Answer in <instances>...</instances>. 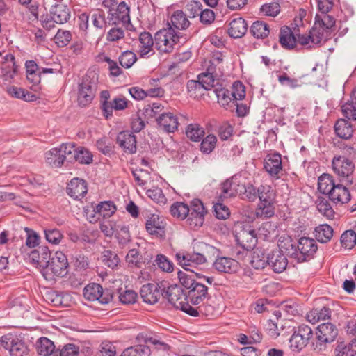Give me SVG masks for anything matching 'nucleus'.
Here are the masks:
<instances>
[{
  "mask_svg": "<svg viewBox=\"0 0 356 356\" xmlns=\"http://www.w3.org/2000/svg\"><path fill=\"white\" fill-rule=\"evenodd\" d=\"M264 167L273 177L278 179L282 172V161L279 153L269 154L264 159Z\"/></svg>",
  "mask_w": 356,
  "mask_h": 356,
  "instance_id": "14",
  "label": "nucleus"
},
{
  "mask_svg": "<svg viewBox=\"0 0 356 356\" xmlns=\"http://www.w3.org/2000/svg\"><path fill=\"white\" fill-rule=\"evenodd\" d=\"M188 206V224L193 229L200 227L203 225L205 215L207 213L202 202L200 199H194L190 202Z\"/></svg>",
  "mask_w": 356,
  "mask_h": 356,
  "instance_id": "10",
  "label": "nucleus"
},
{
  "mask_svg": "<svg viewBox=\"0 0 356 356\" xmlns=\"http://www.w3.org/2000/svg\"><path fill=\"white\" fill-rule=\"evenodd\" d=\"M74 161L81 164H90L92 162V154L87 149L79 147L76 151Z\"/></svg>",
  "mask_w": 356,
  "mask_h": 356,
  "instance_id": "62",
  "label": "nucleus"
},
{
  "mask_svg": "<svg viewBox=\"0 0 356 356\" xmlns=\"http://www.w3.org/2000/svg\"><path fill=\"white\" fill-rule=\"evenodd\" d=\"M63 161L72 162L74 160L76 149L74 143H63L58 147Z\"/></svg>",
  "mask_w": 356,
  "mask_h": 356,
  "instance_id": "54",
  "label": "nucleus"
},
{
  "mask_svg": "<svg viewBox=\"0 0 356 356\" xmlns=\"http://www.w3.org/2000/svg\"><path fill=\"white\" fill-rule=\"evenodd\" d=\"M51 254L48 247L42 246L40 247L38 250H31L29 254V257L32 264H38L44 269Z\"/></svg>",
  "mask_w": 356,
  "mask_h": 356,
  "instance_id": "28",
  "label": "nucleus"
},
{
  "mask_svg": "<svg viewBox=\"0 0 356 356\" xmlns=\"http://www.w3.org/2000/svg\"><path fill=\"white\" fill-rule=\"evenodd\" d=\"M191 33L177 31L170 24L168 27L158 31L154 35L155 48L161 53L172 52L177 44H184L191 38Z\"/></svg>",
  "mask_w": 356,
  "mask_h": 356,
  "instance_id": "1",
  "label": "nucleus"
},
{
  "mask_svg": "<svg viewBox=\"0 0 356 356\" xmlns=\"http://www.w3.org/2000/svg\"><path fill=\"white\" fill-rule=\"evenodd\" d=\"M51 17L56 24L66 23L70 18V10L63 3H56L50 10Z\"/></svg>",
  "mask_w": 356,
  "mask_h": 356,
  "instance_id": "26",
  "label": "nucleus"
},
{
  "mask_svg": "<svg viewBox=\"0 0 356 356\" xmlns=\"http://www.w3.org/2000/svg\"><path fill=\"white\" fill-rule=\"evenodd\" d=\"M139 42L140 44L139 54L141 58L146 57L149 54L150 55L154 54L153 47L155 46V41L149 32H142L139 35Z\"/></svg>",
  "mask_w": 356,
  "mask_h": 356,
  "instance_id": "24",
  "label": "nucleus"
},
{
  "mask_svg": "<svg viewBox=\"0 0 356 356\" xmlns=\"http://www.w3.org/2000/svg\"><path fill=\"white\" fill-rule=\"evenodd\" d=\"M90 19L95 31L91 37L99 39L104 33V29L106 26V21L105 18V13L103 10L97 9L93 11L90 15Z\"/></svg>",
  "mask_w": 356,
  "mask_h": 356,
  "instance_id": "20",
  "label": "nucleus"
},
{
  "mask_svg": "<svg viewBox=\"0 0 356 356\" xmlns=\"http://www.w3.org/2000/svg\"><path fill=\"white\" fill-rule=\"evenodd\" d=\"M186 88L190 97L195 99L204 95V91L207 90L198 79L197 80L188 81Z\"/></svg>",
  "mask_w": 356,
  "mask_h": 356,
  "instance_id": "51",
  "label": "nucleus"
},
{
  "mask_svg": "<svg viewBox=\"0 0 356 356\" xmlns=\"http://www.w3.org/2000/svg\"><path fill=\"white\" fill-rule=\"evenodd\" d=\"M238 186H240V181L236 176L226 179L221 184V194L220 198H229L239 194Z\"/></svg>",
  "mask_w": 356,
  "mask_h": 356,
  "instance_id": "27",
  "label": "nucleus"
},
{
  "mask_svg": "<svg viewBox=\"0 0 356 356\" xmlns=\"http://www.w3.org/2000/svg\"><path fill=\"white\" fill-rule=\"evenodd\" d=\"M186 136L192 141L198 142L205 134L204 129L198 124H191L186 129Z\"/></svg>",
  "mask_w": 356,
  "mask_h": 356,
  "instance_id": "50",
  "label": "nucleus"
},
{
  "mask_svg": "<svg viewBox=\"0 0 356 356\" xmlns=\"http://www.w3.org/2000/svg\"><path fill=\"white\" fill-rule=\"evenodd\" d=\"M46 161L53 168H60L64 164L63 158L58 147L53 148L46 153Z\"/></svg>",
  "mask_w": 356,
  "mask_h": 356,
  "instance_id": "47",
  "label": "nucleus"
},
{
  "mask_svg": "<svg viewBox=\"0 0 356 356\" xmlns=\"http://www.w3.org/2000/svg\"><path fill=\"white\" fill-rule=\"evenodd\" d=\"M248 30V24L242 17L234 18L229 23L227 33L231 38H240Z\"/></svg>",
  "mask_w": 356,
  "mask_h": 356,
  "instance_id": "30",
  "label": "nucleus"
},
{
  "mask_svg": "<svg viewBox=\"0 0 356 356\" xmlns=\"http://www.w3.org/2000/svg\"><path fill=\"white\" fill-rule=\"evenodd\" d=\"M167 287V282L163 280L158 283H147L143 284L140 293L143 300L148 304H155L158 302L162 292Z\"/></svg>",
  "mask_w": 356,
  "mask_h": 356,
  "instance_id": "12",
  "label": "nucleus"
},
{
  "mask_svg": "<svg viewBox=\"0 0 356 356\" xmlns=\"http://www.w3.org/2000/svg\"><path fill=\"white\" fill-rule=\"evenodd\" d=\"M178 278L181 284L188 289L186 293V299L191 305L195 306L204 305V301L210 298L208 287L195 280L192 274L179 271Z\"/></svg>",
  "mask_w": 356,
  "mask_h": 356,
  "instance_id": "2",
  "label": "nucleus"
},
{
  "mask_svg": "<svg viewBox=\"0 0 356 356\" xmlns=\"http://www.w3.org/2000/svg\"><path fill=\"white\" fill-rule=\"evenodd\" d=\"M117 143L129 154H133L136 152V138L129 131L120 132L117 137Z\"/></svg>",
  "mask_w": 356,
  "mask_h": 356,
  "instance_id": "21",
  "label": "nucleus"
},
{
  "mask_svg": "<svg viewBox=\"0 0 356 356\" xmlns=\"http://www.w3.org/2000/svg\"><path fill=\"white\" fill-rule=\"evenodd\" d=\"M176 257L179 264L186 270H190L191 273L193 271L190 270L189 267L203 264L205 263L204 257L196 249H194L193 253H186L183 255H181V254L178 253L176 254Z\"/></svg>",
  "mask_w": 356,
  "mask_h": 356,
  "instance_id": "18",
  "label": "nucleus"
},
{
  "mask_svg": "<svg viewBox=\"0 0 356 356\" xmlns=\"http://www.w3.org/2000/svg\"><path fill=\"white\" fill-rule=\"evenodd\" d=\"M235 238L237 243L248 251L253 250L257 243L256 232L248 224L240 223L236 226Z\"/></svg>",
  "mask_w": 356,
  "mask_h": 356,
  "instance_id": "7",
  "label": "nucleus"
},
{
  "mask_svg": "<svg viewBox=\"0 0 356 356\" xmlns=\"http://www.w3.org/2000/svg\"><path fill=\"white\" fill-rule=\"evenodd\" d=\"M83 296L90 301L98 300L101 304H108L113 298L108 289L104 290L99 284L90 283L83 289Z\"/></svg>",
  "mask_w": 356,
  "mask_h": 356,
  "instance_id": "11",
  "label": "nucleus"
},
{
  "mask_svg": "<svg viewBox=\"0 0 356 356\" xmlns=\"http://www.w3.org/2000/svg\"><path fill=\"white\" fill-rule=\"evenodd\" d=\"M313 336L312 329L305 324L294 327L293 333L290 338V347L298 352L302 350Z\"/></svg>",
  "mask_w": 356,
  "mask_h": 356,
  "instance_id": "8",
  "label": "nucleus"
},
{
  "mask_svg": "<svg viewBox=\"0 0 356 356\" xmlns=\"http://www.w3.org/2000/svg\"><path fill=\"white\" fill-rule=\"evenodd\" d=\"M162 297L168 300L175 308L179 309L184 301H186V295L183 289L177 285H169L162 292Z\"/></svg>",
  "mask_w": 356,
  "mask_h": 356,
  "instance_id": "13",
  "label": "nucleus"
},
{
  "mask_svg": "<svg viewBox=\"0 0 356 356\" xmlns=\"http://www.w3.org/2000/svg\"><path fill=\"white\" fill-rule=\"evenodd\" d=\"M170 212L174 218L179 220L187 219L189 206L182 202H176L170 206Z\"/></svg>",
  "mask_w": 356,
  "mask_h": 356,
  "instance_id": "40",
  "label": "nucleus"
},
{
  "mask_svg": "<svg viewBox=\"0 0 356 356\" xmlns=\"http://www.w3.org/2000/svg\"><path fill=\"white\" fill-rule=\"evenodd\" d=\"M116 210V206L113 201L101 202L94 209L96 213L99 214L104 218L112 216Z\"/></svg>",
  "mask_w": 356,
  "mask_h": 356,
  "instance_id": "39",
  "label": "nucleus"
},
{
  "mask_svg": "<svg viewBox=\"0 0 356 356\" xmlns=\"http://www.w3.org/2000/svg\"><path fill=\"white\" fill-rule=\"evenodd\" d=\"M47 297L54 306L68 307L72 299L69 293L58 291H49Z\"/></svg>",
  "mask_w": 356,
  "mask_h": 356,
  "instance_id": "34",
  "label": "nucleus"
},
{
  "mask_svg": "<svg viewBox=\"0 0 356 356\" xmlns=\"http://www.w3.org/2000/svg\"><path fill=\"white\" fill-rule=\"evenodd\" d=\"M341 245L347 249H352L356 245V232L349 229L345 231L341 236Z\"/></svg>",
  "mask_w": 356,
  "mask_h": 356,
  "instance_id": "59",
  "label": "nucleus"
},
{
  "mask_svg": "<svg viewBox=\"0 0 356 356\" xmlns=\"http://www.w3.org/2000/svg\"><path fill=\"white\" fill-rule=\"evenodd\" d=\"M314 23L316 26H319L322 29L327 31L335 25V19L327 13H321V15H316Z\"/></svg>",
  "mask_w": 356,
  "mask_h": 356,
  "instance_id": "52",
  "label": "nucleus"
},
{
  "mask_svg": "<svg viewBox=\"0 0 356 356\" xmlns=\"http://www.w3.org/2000/svg\"><path fill=\"white\" fill-rule=\"evenodd\" d=\"M9 352L11 356H26L29 353V349L22 340L16 338Z\"/></svg>",
  "mask_w": 356,
  "mask_h": 356,
  "instance_id": "58",
  "label": "nucleus"
},
{
  "mask_svg": "<svg viewBox=\"0 0 356 356\" xmlns=\"http://www.w3.org/2000/svg\"><path fill=\"white\" fill-rule=\"evenodd\" d=\"M279 252H282L285 256L287 255L296 260L297 243L293 239L287 236H281L278 240Z\"/></svg>",
  "mask_w": 356,
  "mask_h": 356,
  "instance_id": "31",
  "label": "nucleus"
},
{
  "mask_svg": "<svg viewBox=\"0 0 356 356\" xmlns=\"http://www.w3.org/2000/svg\"><path fill=\"white\" fill-rule=\"evenodd\" d=\"M279 42L284 49L291 50L296 47L297 40L292 30L284 26L280 29Z\"/></svg>",
  "mask_w": 356,
  "mask_h": 356,
  "instance_id": "29",
  "label": "nucleus"
},
{
  "mask_svg": "<svg viewBox=\"0 0 356 356\" xmlns=\"http://www.w3.org/2000/svg\"><path fill=\"white\" fill-rule=\"evenodd\" d=\"M332 314L331 309L327 307L321 308H314L307 315L309 322L315 323L319 321H323L330 318Z\"/></svg>",
  "mask_w": 356,
  "mask_h": 356,
  "instance_id": "37",
  "label": "nucleus"
},
{
  "mask_svg": "<svg viewBox=\"0 0 356 356\" xmlns=\"http://www.w3.org/2000/svg\"><path fill=\"white\" fill-rule=\"evenodd\" d=\"M268 265L272 268L275 273H282L284 271L288 264L286 257L278 250L273 251L268 254Z\"/></svg>",
  "mask_w": 356,
  "mask_h": 356,
  "instance_id": "22",
  "label": "nucleus"
},
{
  "mask_svg": "<svg viewBox=\"0 0 356 356\" xmlns=\"http://www.w3.org/2000/svg\"><path fill=\"white\" fill-rule=\"evenodd\" d=\"M145 227L147 232L158 238H162L165 236L164 226L163 222L160 220L159 215L152 214L147 220Z\"/></svg>",
  "mask_w": 356,
  "mask_h": 356,
  "instance_id": "25",
  "label": "nucleus"
},
{
  "mask_svg": "<svg viewBox=\"0 0 356 356\" xmlns=\"http://www.w3.org/2000/svg\"><path fill=\"white\" fill-rule=\"evenodd\" d=\"M102 254V261L105 265L112 269L118 266L120 259L117 253L110 250H106Z\"/></svg>",
  "mask_w": 356,
  "mask_h": 356,
  "instance_id": "56",
  "label": "nucleus"
},
{
  "mask_svg": "<svg viewBox=\"0 0 356 356\" xmlns=\"http://www.w3.org/2000/svg\"><path fill=\"white\" fill-rule=\"evenodd\" d=\"M168 24H170L175 30L177 31L179 30H186L191 24L188 19L186 15L182 10L175 11L171 17L170 22Z\"/></svg>",
  "mask_w": 356,
  "mask_h": 356,
  "instance_id": "35",
  "label": "nucleus"
},
{
  "mask_svg": "<svg viewBox=\"0 0 356 356\" xmlns=\"http://www.w3.org/2000/svg\"><path fill=\"white\" fill-rule=\"evenodd\" d=\"M146 194L150 199L158 204H165L166 203L167 199L160 188L156 187L149 189L147 191Z\"/></svg>",
  "mask_w": 356,
  "mask_h": 356,
  "instance_id": "64",
  "label": "nucleus"
},
{
  "mask_svg": "<svg viewBox=\"0 0 356 356\" xmlns=\"http://www.w3.org/2000/svg\"><path fill=\"white\" fill-rule=\"evenodd\" d=\"M36 349L39 355L47 356L54 353L55 346L48 338L40 337L36 342Z\"/></svg>",
  "mask_w": 356,
  "mask_h": 356,
  "instance_id": "42",
  "label": "nucleus"
},
{
  "mask_svg": "<svg viewBox=\"0 0 356 356\" xmlns=\"http://www.w3.org/2000/svg\"><path fill=\"white\" fill-rule=\"evenodd\" d=\"M250 33L254 38H265L270 33L269 26L264 22L256 21L250 27Z\"/></svg>",
  "mask_w": 356,
  "mask_h": 356,
  "instance_id": "44",
  "label": "nucleus"
},
{
  "mask_svg": "<svg viewBox=\"0 0 356 356\" xmlns=\"http://www.w3.org/2000/svg\"><path fill=\"white\" fill-rule=\"evenodd\" d=\"M116 238L119 244L125 245L131 241V235L129 227L124 225H118L117 226Z\"/></svg>",
  "mask_w": 356,
  "mask_h": 356,
  "instance_id": "61",
  "label": "nucleus"
},
{
  "mask_svg": "<svg viewBox=\"0 0 356 356\" xmlns=\"http://www.w3.org/2000/svg\"><path fill=\"white\" fill-rule=\"evenodd\" d=\"M125 261L130 268H140L143 264V256L136 249H131L127 254Z\"/></svg>",
  "mask_w": 356,
  "mask_h": 356,
  "instance_id": "43",
  "label": "nucleus"
},
{
  "mask_svg": "<svg viewBox=\"0 0 356 356\" xmlns=\"http://www.w3.org/2000/svg\"><path fill=\"white\" fill-rule=\"evenodd\" d=\"M334 128L337 136L345 140L350 139L354 132L351 123L345 119L338 120Z\"/></svg>",
  "mask_w": 356,
  "mask_h": 356,
  "instance_id": "33",
  "label": "nucleus"
},
{
  "mask_svg": "<svg viewBox=\"0 0 356 356\" xmlns=\"http://www.w3.org/2000/svg\"><path fill=\"white\" fill-rule=\"evenodd\" d=\"M347 186L341 183H336L332 187V190L328 194L329 200L335 204L340 203L343 204L348 203L350 200L351 195Z\"/></svg>",
  "mask_w": 356,
  "mask_h": 356,
  "instance_id": "19",
  "label": "nucleus"
},
{
  "mask_svg": "<svg viewBox=\"0 0 356 356\" xmlns=\"http://www.w3.org/2000/svg\"><path fill=\"white\" fill-rule=\"evenodd\" d=\"M213 91L218 98V103L222 106H228L230 103H232L230 90L222 87H219L215 88Z\"/></svg>",
  "mask_w": 356,
  "mask_h": 356,
  "instance_id": "57",
  "label": "nucleus"
},
{
  "mask_svg": "<svg viewBox=\"0 0 356 356\" xmlns=\"http://www.w3.org/2000/svg\"><path fill=\"white\" fill-rule=\"evenodd\" d=\"M137 60L136 55L131 51H125L119 57V63L124 68L131 67Z\"/></svg>",
  "mask_w": 356,
  "mask_h": 356,
  "instance_id": "63",
  "label": "nucleus"
},
{
  "mask_svg": "<svg viewBox=\"0 0 356 356\" xmlns=\"http://www.w3.org/2000/svg\"><path fill=\"white\" fill-rule=\"evenodd\" d=\"M97 81L95 75L87 73L79 85L77 102L80 106L85 107L89 105L93 100L97 91Z\"/></svg>",
  "mask_w": 356,
  "mask_h": 356,
  "instance_id": "6",
  "label": "nucleus"
},
{
  "mask_svg": "<svg viewBox=\"0 0 356 356\" xmlns=\"http://www.w3.org/2000/svg\"><path fill=\"white\" fill-rule=\"evenodd\" d=\"M296 248V260L298 263H302L314 258L318 245L314 239L303 236L298 239Z\"/></svg>",
  "mask_w": 356,
  "mask_h": 356,
  "instance_id": "9",
  "label": "nucleus"
},
{
  "mask_svg": "<svg viewBox=\"0 0 356 356\" xmlns=\"http://www.w3.org/2000/svg\"><path fill=\"white\" fill-rule=\"evenodd\" d=\"M69 263L67 256L60 251L51 255L47 265L42 269V275L47 280H51L54 276L64 277L68 273Z\"/></svg>",
  "mask_w": 356,
  "mask_h": 356,
  "instance_id": "4",
  "label": "nucleus"
},
{
  "mask_svg": "<svg viewBox=\"0 0 356 356\" xmlns=\"http://www.w3.org/2000/svg\"><path fill=\"white\" fill-rule=\"evenodd\" d=\"M217 143V138L209 134L202 139L200 144V151L204 154H210L215 148Z\"/></svg>",
  "mask_w": 356,
  "mask_h": 356,
  "instance_id": "60",
  "label": "nucleus"
},
{
  "mask_svg": "<svg viewBox=\"0 0 356 356\" xmlns=\"http://www.w3.org/2000/svg\"><path fill=\"white\" fill-rule=\"evenodd\" d=\"M128 102L125 99V98L116 97L113 99L111 102L109 106L107 104H104L105 106V113L104 116L106 119H108L109 118L113 116V111H121L124 110L127 107Z\"/></svg>",
  "mask_w": 356,
  "mask_h": 356,
  "instance_id": "41",
  "label": "nucleus"
},
{
  "mask_svg": "<svg viewBox=\"0 0 356 356\" xmlns=\"http://www.w3.org/2000/svg\"><path fill=\"white\" fill-rule=\"evenodd\" d=\"M316 338L312 342L313 350L319 353L325 351L328 345L338 336L337 326L330 322L320 324L315 332Z\"/></svg>",
  "mask_w": 356,
  "mask_h": 356,
  "instance_id": "3",
  "label": "nucleus"
},
{
  "mask_svg": "<svg viewBox=\"0 0 356 356\" xmlns=\"http://www.w3.org/2000/svg\"><path fill=\"white\" fill-rule=\"evenodd\" d=\"M332 168L340 182L345 180L346 185L353 184L355 165L351 159L344 155H335L332 160Z\"/></svg>",
  "mask_w": 356,
  "mask_h": 356,
  "instance_id": "5",
  "label": "nucleus"
},
{
  "mask_svg": "<svg viewBox=\"0 0 356 356\" xmlns=\"http://www.w3.org/2000/svg\"><path fill=\"white\" fill-rule=\"evenodd\" d=\"M314 235L318 242L326 243L329 242L333 236V229L327 224L319 225L315 227Z\"/></svg>",
  "mask_w": 356,
  "mask_h": 356,
  "instance_id": "36",
  "label": "nucleus"
},
{
  "mask_svg": "<svg viewBox=\"0 0 356 356\" xmlns=\"http://www.w3.org/2000/svg\"><path fill=\"white\" fill-rule=\"evenodd\" d=\"M193 248L199 251L204 257L205 263L208 260H215L219 254H222L219 249L202 241L195 243Z\"/></svg>",
  "mask_w": 356,
  "mask_h": 356,
  "instance_id": "32",
  "label": "nucleus"
},
{
  "mask_svg": "<svg viewBox=\"0 0 356 356\" xmlns=\"http://www.w3.org/2000/svg\"><path fill=\"white\" fill-rule=\"evenodd\" d=\"M258 196L259 203H264L269 204V203H275V194L272 190L271 187L268 185H261L258 187Z\"/></svg>",
  "mask_w": 356,
  "mask_h": 356,
  "instance_id": "45",
  "label": "nucleus"
},
{
  "mask_svg": "<svg viewBox=\"0 0 356 356\" xmlns=\"http://www.w3.org/2000/svg\"><path fill=\"white\" fill-rule=\"evenodd\" d=\"M318 211L327 219H333L335 212L331 207L329 201L325 197H318L316 202Z\"/></svg>",
  "mask_w": 356,
  "mask_h": 356,
  "instance_id": "48",
  "label": "nucleus"
},
{
  "mask_svg": "<svg viewBox=\"0 0 356 356\" xmlns=\"http://www.w3.org/2000/svg\"><path fill=\"white\" fill-rule=\"evenodd\" d=\"M129 7L124 1L120 2L113 14V16L124 24H130Z\"/></svg>",
  "mask_w": 356,
  "mask_h": 356,
  "instance_id": "53",
  "label": "nucleus"
},
{
  "mask_svg": "<svg viewBox=\"0 0 356 356\" xmlns=\"http://www.w3.org/2000/svg\"><path fill=\"white\" fill-rule=\"evenodd\" d=\"M158 128L167 133H173L177 130L179 122L176 115L171 112L161 113L156 120Z\"/></svg>",
  "mask_w": 356,
  "mask_h": 356,
  "instance_id": "16",
  "label": "nucleus"
},
{
  "mask_svg": "<svg viewBox=\"0 0 356 356\" xmlns=\"http://www.w3.org/2000/svg\"><path fill=\"white\" fill-rule=\"evenodd\" d=\"M275 214L274 203H269V204L264 203H259L256 209V216L262 219L269 218Z\"/></svg>",
  "mask_w": 356,
  "mask_h": 356,
  "instance_id": "55",
  "label": "nucleus"
},
{
  "mask_svg": "<svg viewBox=\"0 0 356 356\" xmlns=\"http://www.w3.org/2000/svg\"><path fill=\"white\" fill-rule=\"evenodd\" d=\"M198 305L199 306L196 307H193L191 305L189 304L188 301H184L179 309L193 317H197L200 315H204L206 316H210L213 315L214 310L213 307L210 305Z\"/></svg>",
  "mask_w": 356,
  "mask_h": 356,
  "instance_id": "23",
  "label": "nucleus"
},
{
  "mask_svg": "<svg viewBox=\"0 0 356 356\" xmlns=\"http://www.w3.org/2000/svg\"><path fill=\"white\" fill-rule=\"evenodd\" d=\"M213 267L220 273H234L239 268V263L231 257L219 254L213 261Z\"/></svg>",
  "mask_w": 356,
  "mask_h": 356,
  "instance_id": "17",
  "label": "nucleus"
},
{
  "mask_svg": "<svg viewBox=\"0 0 356 356\" xmlns=\"http://www.w3.org/2000/svg\"><path fill=\"white\" fill-rule=\"evenodd\" d=\"M87 192V182L83 179L74 177L67 183L66 193L74 200L82 199L86 195Z\"/></svg>",
  "mask_w": 356,
  "mask_h": 356,
  "instance_id": "15",
  "label": "nucleus"
},
{
  "mask_svg": "<svg viewBox=\"0 0 356 356\" xmlns=\"http://www.w3.org/2000/svg\"><path fill=\"white\" fill-rule=\"evenodd\" d=\"M336 184L332 175L323 173L318 179V190L323 194L328 195L332 187Z\"/></svg>",
  "mask_w": 356,
  "mask_h": 356,
  "instance_id": "38",
  "label": "nucleus"
},
{
  "mask_svg": "<svg viewBox=\"0 0 356 356\" xmlns=\"http://www.w3.org/2000/svg\"><path fill=\"white\" fill-rule=\"evenodd\" d=\"M150 348L146 345H137L126 348L120 356H150Z\"/></svg>",
  "mask_w": 356,
  "mask_h": 356,
  "instance_id": "49",
  "label": "nucleus"
},
{
  "mask_svg": "<svg viewBox=\"0 0 356 356\" xmlns=\"http://www.w3.org/2000/svg\"><path fill=\"white\" fill-rule=\"evenodd\" d=\"M238 191L239 195H243L242 198L247 200L250 202H254L258 196V188H256L252 184H248L247 185L241 184Z\"/></svg>",
  "mask_w": 356,
  "mask_h": 356,
  "instance_id": "46",
  "label": "nucleus"
}]
</instances>
